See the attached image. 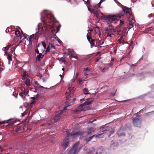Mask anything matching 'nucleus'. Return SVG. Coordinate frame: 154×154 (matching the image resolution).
I'll list each match as a JSON object with an SVG mask.
<instances>
[{
	"instance_id": "1",
	"label": "nucleus",
	"mask_w": 154,
	"mask_h": 154,
	"mask_svg": "<svg viewBox=\"0 0 154 154\" xmlns=\"http://www.w3.org/2000/svg\"><path fill=\"white\" fill-rule=\"evenodd\" d=\"M41 20L44 24L42 27V30H44L46 32L51 30L52 33L54 34L55 29L52 25L56 23V20L53 14L50 13L42 15Z\"/></svg>"
},
{
	"instance_id": "2",
	"label": "nucleus",
	"mask_w": 154,
	"mask_h": 154,
	"mask_svg": "<svg viewBox=\"0 0 154 154\" xmlns=\"http://www.w3.org/2000/svg\"><path fill=\"white\" fill-rule=\"evenodd\" d=\"M84 132L83 131H79L76 133L72 132L71 133H69L67 131L66 134L67 136L65 139L63 140L61 143V146L63 148L65 149L69 146L70 142V138H73L75 136H81L83 135Z\"/></svg>"
},
{
	"instance_id": "3",
	"label": "nucleus",
	"mask_w": 154,
	"mask_h": 154,
	"mask_svg": "<svg viewBox=\"0 0 154 154\" xmlns=\"http://www.w3.org/2000/svg\"><path fill=\"white\" fill-rule=\"evenodd\" d=\"M93 100H91L90 99H88L85 103L79 106L78 108L74 111V112L76 114H78L81 111L85 110V106L91 104Z\"/></svg>"
},
{
	"instance_id": "4",
	"label": "nucleus",
	"mask_w": 154,
	"mask_h": 154,
	"mask_svg": "<svg viewBox=\"0 0 154 154\" xmlns=\"http://www.w3.org/2000/svg\"><path fill=\"white\" fill-rule=\"evenodd\" d=\"M105 32L107 34V37H112V35L116 33V30L112 25L110 24L105 30Z\"/></svg>"
},
{
	"instance_id": "5",
	"label": "nucleus",
	"mask_w": 154,
	"mask_h": 154,
	"mask_svg": "<svg viewBox=\"0 0 154 154\" xmlns=\"http://www.w3.org/2000/svg\"><path fill=\"white\" fill-rule=\"evenodd\" d=\"M122 10H123V11L120 12L118 14H116V15L118 17L119 19H120L121 17L123 16L125 13L126 15L129 14V15H131V13L130 11L131 9H130V8L124 6V8H122Z\"/></svg>"
},
{
	"instance_id": "6",
	"label": "nucleus",
	"mask_w": 154,
	"mask_h": 154,
	"mask_svg": "<svg viewBox=\"0 0 154 154\" xmlns=\"http://www.w3.org/2000/svg\"><path fill=\"white\" fill-rule=\"evenodd\" d=\"M79 142H78L73 145L72 149L70 150L68 154H76L80 151V148L79 147Z\"/></svg>"
},
{
	"instance_id": "7",
	"label": "nucleus",
	"mask_w": 154,
	"mask_h": 154,
	"mask_svg": "<svg viewBox=\"0 0 154 154\" xmlns=\"http://www.w3.org/2000/svg\"><path fill=\"white\" fill-rule=\"evenodd\" d=\"M22 79L25 81V83L26 86H29L31 85V82L29 79V76L27 74L26 72L24 71L22 75Z\"/></svg>"
},
{
	"instance_id": "8",
	"label": "nucleus",
	"mask_w": 154,
	"mask_h": 154,
	"mask_svg": "<svg viewBox=\"0 0 154 154\" xmlns=\"http://www.w3.org/2000/svg\"><path fill=\"white\" fill-rule=\"evenodd\" d=\"M132 123L135 127H140L141 124V120L139 116L133 118Z\"/></svg>"
},
{
	"instance_id": "9",
	"label": "nucleus",
	"mask_w": 154,
	"mask_h": 154,
	"mask_svg": "<svg viewBox=\"0 0 154 154\" xmlns=\"http://www.w3.org/2000/svg\"><path fill=\"white\" fill-rule=\"evenodd\" d=\"M41 35V32H39V31L37 32L35 34H33L30 36L28 38V40L30 42L32 41V39L36 40L38 39V38Z\"/></svg>"
},
{
	"instance_id": "10",
	"label": "nucleus",
	"mask_w": 154,
	"mask_h": 154,
	"mask_svg": "<svg viewBox=\"0 0 154 154\" xmlns=\"http://www.w3.org/2000/svg\"><path fill=\"white\" fill-rule=\"evenodd\" d=\"M67 107V106H65L64 108V109H64V110L60 111V112L55 115V116H54V122H57L58 120L62 117V114L63 113V111L66 110Z\"/></svg>"
},
{
	"instance_id": "11",
	"label": "nucleus",
	"mask_w": 154,
	"mask_h": 154,
	"mask_svg": "<svg viewBox=\"0 0 154 154\" xmlns=\"http://www.w3.org/2000/svg\"><path fill=\"white\" fill-rule=\"evenodd\" d=\"M69 92L68 93L66 92V93H65V94H66V101H67V102L69 101V99L72 96V93H73L74 91V89L73 88L72 89L69 88Z\"/></svg>"
},
{
	"instance_id": "12",
	"label": "nucleus",
	"mask_w": 154,
	"mask_h": 154,
	"mask_svg": "<svg viewBox=\"0 0 154 154\" xmlns=\"http://www.w3.org/2000/svg\"><path fill=\"white\" fill-rule=\"evenodd\" d=\"M119 19V17H117V16L116 15H114L111 17L109 16L108 18V24H109L112 22L113 21H114L115 20Z\"/></svg>"
},
{
	"instance_id": "13",
	"label": "nucleus",
	"mask_w": 154,
	"mask_h": 154,
	"mask_svg": "<svg viewBox=\"0 0 154 154\" xmlns=\"http://www.w3.org/2000/svg\"><path fill=\"white\" fill-rule=\"evenodd\" d=\"M87 38L88 41L89 42H90V44H91V47L94 46L95 45L94 39L92 38L88 34L87 35Z\"/></svg>"
},
{
	"instance_id": "14",
	"label": "nucleus",
	"mask_w": 154,
	"mask_h": 154,
	"mask_svg": "<svg viewBox=\"0 0 154 154\" xmlns=\"http://www.w3.org/2000/svg\"><path fill=\"white\" fill-rule=\"evenodd\" d=\"M26 35L23 33L22 31L21 32V33L19 36H18L17 37L20 38V39L23 40L26 38V40H28V38L26 37Z\"/></svg>"
},
{
	"instance_id": "15",
	"label": "nucleus",
	"mask_w": 154,
	"mask_h": 154,
	"mask_svg": "<svg viewBox=\"0 0 154 154\" xmlns=\"http://www.w3.org/2000/svg\"><path fill=\"white\" fill-rule=\"evenodd\" d=\"M134 22L135 20L134 19H132L129 20V25L128 27V29L130 30L133 27V25L134 24Z\"/></svg>"
},
{
	"instance_id": "16",
	"label": "nucleus",
	"mask_w": 154,
	"mask_h": 154,
	"mask_svg": "<svg viewBox=\"0 0 154 154\" xmlns=\"http://www.w3.org/2000/svg\"><path fill=\"white\" fill-rule=\"evenodd\" d=\"M103 43L104 42H103L101 43V41L100 40L98 39L96 41V44L95 43L94 46L96 47H101L100 45H102Z\"/></svg>"
},
{
	"instance_id": "17",
	"label": "nucleus",
	"mask_w": 154,
	"mask_h": 154,
	"mask_svg": "<svg viewBox=\"0 0 154 154\" xmlns=\"http://www.w3.org/2000/svg\"><path fill=\"white\" fill-rule=\"evenodd\" d=\"M87 131H88L87 132V134L89 135L91 134L92 132L95 131V129L93 127H90L87 128Z\"/></svg>"
},
{
	"instance_id": "18",
	"label": "nucleus",
	"mask_w": 154,
	"mask_h": 154,
	"mask_svg": "<svg viewBox=\"0 0 154 154\" xmlns=\"http://www.w3.org/2000/svg\"><path fill=\"white\" fill-rule=\"evenodd\" d=\"M27 93L28 92H27L25 91H23L22 92H20V94H19V95H20V96L22 97V98L24 100V99L25 98L24 95H26Z\"/></svg>"
},
{
	"instance_id": "19",
	"label": "nucleus",
	"mask_w": 154,
	"mask_h": 154,
	"mask_svg": "<svg viewBox=\"0 0 154 154\" xmlns=\"http://www.w3.org/2000/svg\"><path fill=\"white\" fill-rule=\"evenodd\" d=\"M91 13L93 14L97 17L99 15V13H98V11L96 9H92V10H91Z\"/></svg>"
},
{
	"instance_id": "20",
	"label": "nucleus",
	"mask_w": 154,
	"mask_h": 154,
	"mask_svg": "<svg viewBox=\"0 0 154 154\" xmlns=\"http://www.w3.org/2000/svg\"><path fill=\"white\" fill-rule=\"evenodd\" d=\"M69 58H70L71 59L72 58H74L77 59H78V57L77 56L76 54H75V52H74L73 53L70 55Z\"/></svg>"
},
{
	"instance_id": "21",
	"label": "nucleus",
	"mask_w": 154,
	"mask_h": 154,
	"mask_svg": "<svg viewBox=\"0 0 154 154\" xmlns=\"http://www.w3.org/2000/svg\"><path fill=\"white\" fill-rule=\"evenodd\" d=\"M11 90L13 92V96H14V97H16L17 96L18 93L17 92H14V88H12L9 89V91Z\"/></svg>"
},
{
	"instance_id": "22",
	"label": "nucleus",
	"mask_w": 154,
	"mask_h": 154,
	"mask_svg": "<svg viewBox=\"0 0 154 154\" xmlns=\"http://www.w3.org/2000/svg\"><path fill=\"white\" fill-rule=\"evenodd\" d=\"M12 46L11 45V44L9 43L6 46V47H4L3 48V50H4L5 52L7 50H8L9 48L11 47V46Z\"/></svg>"
},
{
	"instance_id": "23",
	"label": "nucleus",
	"mask_w": 154,
	"mask_h": 154,
	"mask_svg": "<svg viewBox=\"0 0 154 154\" xmlns=\"http://www.w3.org/2000/svg\"><path fill=\"white\" fill-rule=\"evenodd\" d=\"M31 99H32V100L31 101V102L28 103V105L29 106H31L32 104H33L35 102V97H31Z\"/></svg>"
},
{
	"instance_id": "24",
	"label": "nucleus",
	"mask_w": 154,
	"mask_h": 154,
	"mask_svg": "<svg viewBox=\"0 0 154 154\" xmlns=\"http://www.w3.org/2000/svg\"><path fill=\"white\" fill-rule=\"evenodd\" d=\"M43 56L44 55H42V53L39 54V55L37 56L36 59L38 60H40L42 58Z\"/></svg>"
},
{
	"instance_id": "25",
	"label": "nucleus",
	"mask_w": 154,
	"mask_h": 154,
	"mask_svg": "<svg viewBox=\"0 0 154 154\" xmlns=\"http://www.w3.org/2000/svg\"><path fill=\"white\" fill-rule=\"evenodd\" d=\"M94 31H95L96 33H97L98 35L100 36V30L99 27H97L94 29Z\"/></svg>"
},
{
	"instance_id": "26",
	"label": "nucleus",
	"mask_w": 154,
	"mask_h": 154,
	"mask_svg": "<svg viewBox=\"0 0 154 154\" xmlns=\"http://www.w3.org/2000/svg\"><path fill=\"white\" fill-rule=\"evenodd\" d=\"M83 93H84V94H90V93H89L88 92L89 91H88V89H87L86 88H84L83 89Z\"/></svg>"
},
{
	"instance_id": "27",
	"label": "nucleus",
	"mask_w": 154,
	"mask_h": 154,
	"mask_svg": "<svg viewBox=\"0 0 154 154\" xmlns=\"http://www.w3.org/2000/svg\"><path fill=\"white\" fill-rule=\"evenodd\" d=\"M94 136L95 135H94L91 137H89L88 138L86 139V142L88 143V142H89V141H90V140H91L92 139L93 137H94Z\"/></svg>"
},
{
	"instance_id": "28",
	"label": "nucleus",
	"mask_w": 154,
	"mask_h": 154,
	"mask_svg": "<svg viewBox=\"0 0 154 154\" xmlns=\"http://www.w3.org/2000/svg\"><path fill=\"white\" fill-rule=\"evenodd\" d=\"M7 59L8 60L9 62H10V61H12V55L10 54L8 55L7 56ZM9 63H10V62Z\"/></svg>"
},
{
	"instance_id": "29",
	"label": "nucleus",
	"mask_w": 154,
	"mask_h": 154,
	"mask_svg": "<svg viewBox=\"0 0 154 154\" xmlns=\"http://www.w3.org/2000/svg\"><path fill=\"white\" fill-rule=\"evenodd\" d=\"M68 54H67V55H70L71 54L73 53L74 51L72 49H68Z\"/></svg>"
},
{
	"instance_id": "30",
	"label": "nucleus",
	"mask_w": 154,
	"mask_h": 154,
	"mask_svg": "<svg viewBox=\"0 0 154 154\" xmlns=\"http://www.w3.org/2000/svg\"><path fill=\"white\" fill-rule=\"evenodd\" d=\"M102 151L103 150L102 149H98L97 150V151L96 152L95 154H102Z\"/></svg>"
},
{
	"instance_id": "31",
	"label": "nucleus",
	"mask_w": 154,
	"mask_h": 154,
	"mask_svg": "<svg viewBox=\"0 0 154 154\" xmlns=\"http://www.w3.org/2000/svg\"><path fill=\"white\" fill-rule=\"evenodd\" d=\"M21 34V33H20V32L19 30H17L15 32V35H16V37H17L18 36H19Z\"/></svg>"
},
{
	"instance_id": "32",
	"label": "nucleus",
	"mask_w": 154,
	"mask_h": 154,
	"mask_svg": "<svg viewBox=\"0 0 154 154\" xmlns=\"http://www.w3.org/2000/svg\"><path fill=\"white\" fill-rule=\"evenodd\" d=\"M154 113V111H151L150 112H149L146 113V116H149L151 115L152 114H153Z\"/></svg>"
},
{
	"instance_id": "33",
	"label": "nucleus",
	"mask_w": 154,
	"mask_h": 154,
	"mask_svg": "<svg viewBox=\"0 0 154 154\" xmlns=\"http://www.w3.org/2000/svg\"><path fill=\"white\" fill-rule=\"evenodd\" d=\"M115 30H116V33L117 34H121L120 33H121V29H117V28H116L115 29Z\"/></svg>"
},
{
	"instance_id": "34",
	"label": "nucleus",
	"mask_w": 154,
	"mask_h": 154,
	"mask_svg": "<svg viewBox=\"0 0 154 154\" xmlns=\"http://www.w3.org/2000/svg\"><path fill=\"white\" fill-rule=\"evenodd\" d=\"M48 46H49V47L53 49L54 48V49H55V48H54V46H53V44L50 43H49V45H48Z\"/></svg>"
},
{
	"instance_id": "35",
	"label": "nucleus",
	"mask_w": 154,
	"mask_h": 154,
	"mask_svg": "<svg viewBox=\"0 0 154 154\" xmlns=\"http://www.w3.org/2000/svg\"><path fill=\"white\" fill-rule=\"evenodd\" d=\"M84 80V79L82 78L81 79H79V84H81L82 81Z\"/></svg>"
},
{
	"instance_id": "36",
	"label": "nucleus",
	"mask_w": 154,
	"mask_h": 154,
	"mask_svg": "<svg viewBox=\"0 0 154 154\" xmlns=\"http://www.w3.org/2000/svg\"><path fill=\"white\" fill-rule=\"evenodd\" d=\"M28 112V110H26L24 112H23V113H22V116H24L26 115L27 114V113Z\"/></svg>"
},
{
	"instance_id": "37",
	"label": "nucleus",
	"mask_w": 154,
	"mask_h": 154,
	"mask_svg": "<svg viewBox=\"0 0 154 154\" xmlns=\"http://www.w3.org/2000/svg\"><path fill=\"white\" fill-rule=\"evenodd\" d=\"M94 149L92 148H91V149H90V151H89V153H93L94 152Z\"/></svg>"
},
{
	"instance_id": "38",
	"label": "nucleus",
	"mask_w": 154,
	"mask_h": 154,
	"mask_svg": "<svg viewBox=\"0 0 154 154\" xmlns=\"http://www.w3.org/2000/svg\"><path fill=\"white\" fill-rule=\"evenodd\" d=\"M42 45L43 46L44 48H45V49H46V46L45 43L44 42H42Z\"/></svg>"
},
{
	"instance_id": "39",
	"label": "nucleus",
	"mask_w": 154,
	"mask_h": 154,
	"mask_svg": "<svg viewBox=\"0 0 154 154\" xmlns=\"http://www.w3.org/2000/svg\"><path fill=\"white\" fill-rule=\"evenodd\" d=\"M56 29H57V31H56V32H55V33H57V32H58L59 31L60 29V25L56 27Z\"/></svg>"
},
{
	"instance_id": "40",
	"label": "nucleus",
	"mask_w": 154,
	"mask_h": 154,
	"mask_svg": "<svg viewBox=\"0 0 154 154\" xmlns=\"http://www.w3.org/2000/svg\"><path fill=\"white\" fill-rule=\"evenodd\" d=\"M50 48H51L49 46H48L47 48V50H46V52L47 53L49 52L50 50Z\"/></svg>"
},
{
	"instance_id": "41",
	"label": "nucleus",
	"mask_w": 154,
	"mask_h": 154,
	"mask_svg": "<svg viewBox=\"0 0 154 154\" xmlns=\"http://www.w3.org/2000/svg\"><path fill=\"white\" fill-rule=\"evenodd\" d=\"M96 120V119H94L92 120V119H90V121H89V123H91L95 121Z\"/></svg>"
},
{
	"instance_id": "42",
	"label": "nucleus",
	"mask_w": 154,
	"mask_h": 154,
	"mask_svg": "<svg viewBox=\"0 0 154 154\" xmlns=\"http://www.w3.org/2000/svg\"><path fill=\"white\" fill-rule=\"evenodd\" d=\"M95 135V136L94 137H96V138H100V137L102 136V134H99L98 135Z\"/></svg>"
},
{
	"instance_id": "43",
	"label": "nucleus",
	"mask_w": 154,
	"mask_h": 154,
	"mask_svg": "<svg viewBox=\"0 0 154 154\" xmlns=\"http://www.w3.org/2000/svg\"><path fill=\"white\" fill-rule=\"evenodd\" d=\"M123 24H124V22H123V21L121 20H120V26H121Z\"/></svg>"
},
{
	"instance_id": "44",
	"label": "nucleus",
	"mask_w": 154,
	"mask_h": 154,
	"mask_svg": "<svg viewBox=\"0 0 154 154\" xmlns=\"http://www.w3.org/2000/svg\"><path fill=\"white\" fill-rule=\"evenodd\" d=\"M84 70L86 71V72H88L89 71V69L88 67H87L86 68H85Z\"/></svg>"
},
{
	"instance_id": "45",
	"label": "nucleus",
	"mask_w": 154,
	"mask_h": 154,
	"mask_svg": "<svg viewBox=\"0 0 154 154\" xmlns=\"http://www.w3.org/2000/svg\"><path fill=\"white\" fill-rule=\"evenodd\" d=\"M50 125V124H48L47 123H45V124H43L41 125V126H46L47 125Z\"/></svg>"
},
{
	"instance_id": "46",
	"label": "nucleus",
	"mask_w": 154,
	"mask_h": 154,
	"mask_svg": "<svg viewBox=\"0 0 154 154\" xmlns=\"http://www.w3.org/2000/svg\"><path fill=\"white\" fill-rule=\"evenodd\" d=\"M35 51L36 53L37 54H39V51H38V49H35Z\"/></svg>"
},
{
	"instance_id": "47",
	"label": "nucleus",
	"mask_w": 154,
	"mask_h": 154,
	"mask_svg": "<svg viewBox=\"0 0 154 154\" xmlns=\"http://www.w3.org/2000/svg\"><path fill=\"white\" fill-rule=\"evenodd\" d=\"M99 2V3H98V8H100V6L101 4V3L102 2Z\"/></svg>"
},
{
	"instance_id": "48",
	"label": "nucleus",
	"mask_w": 154,
	"mask_h": 154,
	"mask_svg": "<svg viewBox=\"0 0 154 154\" xmlns=\"http://www.w3.org/2000/svg\"><path fill=\"white\" fill-rule=\"evenodd\" d=\"M125 133H124V132H123L121 134H120V136H125Z\"/></svg>"
},
{
	"instance_id": "49",
	"label": "nucleus",
	"mask_w": 154,
	"mask_h": 154,
	"mask_svg": "<svg viewBox=\"0 0 154 154\" xmlns=\"http://www.w3.org/2000/svg\"><path fill=\"white\" fill-rule=\"evenodd\" d=\"M84 100H85V99L84 98L82 99H81L80 100V101L81 102H82V101H84Z\"/></svg>"
},
{
	"instance_id": "50",
	"label": "nucleus",
	"mask_w": 154,
	"mask_h": 154,
	"mask_svg": "<svg viewBox=\"0 0 154 154\" xmlns=\"http://www.w3.org/2000/svg\"><path fill=\"white\" fill-rule=\"evenodd\" d=\"M62 70H63V75H64V68H62Z\"/></svg>"
},
{
	"instance_id": "51",
	"label": "nucleus",
	"mask_w": 154,
	"mask_h": 154,
	"mask_svg": "<svg viewBox=\"0 0 154 154\" xmlns=\"http://www.w3.org/2000/svg\"><path fill=\"white\" fill-rule=\"evenodd\" d=\"M131 1L133 2H136L137 0H131Z\"/></svg>"
},
{
	"instance_id": "52",
	"label": "nucleus",
	"mask_w": 154,
	"mask_h": 154,
	"mask_svg": "<svg viewBox=\"0 0 154 154\" xmlns=\"http://www.w3.org/2000/svg\"><path fill=\"white\" fill-rule=\"evenodd\" d=\"M84 74L85 76H87L88 75V74H87V72H85Z\"/></svg>"
},
{
	"instance_id": "53",
	"label": "nucleus",
	"mask_w": 154,
	"mask_h": 154,
	"mask_svg": "<svg viewBox=\"0 0 154 154\" xmlns=\"http://www.w3.org/2000/svg\"><path fill=\"white\" fill-rule=\"evenodd\" d=\"M16 63L17 64H19V61L18 60H17L16 61Z\"/></svg>"
},
{
	"instance_id": "54",
	"label": "nucleus",
	"mask_w": 154,
	"mask_h": 154,
	"mask_svg": "<svg viewBox=\"0 0 154 154\" xmlns=\"http://www.w3.org/2000/svg\"><path fill=\"white\" fill-rule=\"evenodd\" d=\"M3 68L2 67H0V72H1V71H2L3 70Z\"/></svg>"
},
{
	"instance_id": "55",
	"label": "nucleus",
	"mask_w": 154,
	"mask_h": 154,
	"mask_svg": "<svg viewBox=\"0 0 154 154\" xmlns=\"http://www.w3.org/2000/svg\"><path fill=\"white\" fill-rule=\"evenodd\" d=\"M3 64V63L1 62H0V66H1Z\"/></svg>"
},
{
	"instance_id": "56",
	"label": "nucleus",
	"mask_w": 154,
	"mask_h": 154,
	"mask_svg": "<svg viewBox=\"0 0 154 154\" xmlns=\"http://www.w3.org/2000/svg\"><path fill=\"white\" fill-rule=\"evenodd\" d=\"M76 75V77H78V76L79 75V73H76V75Z\"/></svg>"
},
{
	"instance_id": "57",
	"label": "nucleus",
	"mask_w": 154,
	"mask_h": 154,
	"mask_svg": "<svg viewBox=\"0 0 154 154\" xmlns=\"http://www.w3.org/2000/svg\"><path fill=\"white\" fill-rule=\"evenodd\" d=\"M106 0H100V2H103Z\"/></svg>"
},
{
	"instance_id": "58",
	"label": "nucleus",
	"mask_w": 154,
	"mask_h": 154,
	"mask_svg": "<svg viewBox=\"0 0 154 154\" xmlns=\"http://www.w3.org/2000/svg\"><path fill=\"white\" fill-rule=\"evenodd\" d=\"M4 123V122H0V124H2Z\"/></svg>"
},
{
	"instance_id": "59",
	"label": "nucleus",
	"mask_w": 154,
	"mask_h": 154,
	"mask_svg": "<svg viewBox=\"0 0 154 154\" xmlns=\"http://www.w3.org/2000/svg\"><path fill=\"white\" fill-rule=\"evenodd\" d=\"M87 3L88 4H90V3L89 2V0H87Z\"/></svg>"
},
{
	"instance_id": "60",
	"label": "nucleus",
	"mask_w": 154,
	"mask_h": 154,
	"mask_svg": "<svg viewBox=\"0 0 154 154\" xmlns=\"http://www.w3.org/2000/svg\"><path fill=\"white\" fill-rule=\"evenodd\" d=\"M39 86H40V87L41 88H44V87L43 86H40V85H39Z\"/></svg>"
},
{
	"instance_id": "61",
	"label": "nucleus",
	"mask_w": 154,
	"mask_h": 154,
	"mask_svg": "<svg viewBox=\"0 0 154 154\" xmlns=\"http://www.w3.org/2000/svg\"><path fill=\"white\" fill-rule=\"evenodd\" d=\"M60 77H61V79H63V77H62V75H60Z\"/></svg>"
},
{
	"instance_id": "62",
	"label": "nucleus",
	"mask_w": 154,
	"mask_h": 154,
	"mask_svg": "<svg viewBox=\"0 0 154 154\" xmlns=\"http://www.w3.org/2000/svg\"><path fill=\"white\" fill-rule=\"evenodd\" d=\"M113 63H112L110 62L109 63V64L110 65H112Z\"/></svg>"
},
{
	"instance_id": "63",
	"label": "nucleus",
	"mask_w": 154,
	"mask_h": 154,
	"mask_svg": "<svg viewBox=\"0 0 154 154\" xmlns=\"http://www.w3.org/2000/svg\"><path fill=\"white\" fill-rule=\"evenodd\" d=\"M88 9L89 11H90L91 9L89 8H88Z\"/></svg>"
},
{
	"instance_id": "64",
	"label": "nucleus",
	"mask_w": 154,
	"mask_h": 154,
	"mask_svg": "<svg viewBox=\"0 0 154 154\" xmlns=\"http://www.w3.org/2000/svg\"><path fill=\"white\" fill-rule=\"evenodd\" d=\"M98 54L99 55V56H100V52H98Z\"/></svg>"
}]
</instances>
